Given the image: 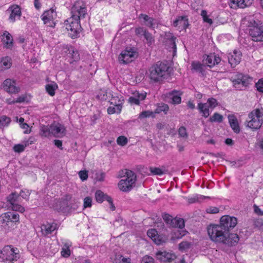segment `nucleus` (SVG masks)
Listing matches in <instances>:
<instances>
[{"mask_svg":"<svg viewBox=\"0 0 263 263\" xmlns=\"http://www.w3.org/2000/svg\"><path fill=\"white\" fill-rule=\"evenodd\" d=\"M237 223L236 217L223 215L220 219L219 224H210L207 229L208 235L212 241L222 243L229 247L236 246L239 240L237 234L230 233Z\"/></svg>","mask_w":263,"mask_h":263,"instance_id":"f257e3e1","label":"nucleus"},{"mask_svg":"<svg viewBox=\"0 0 263 263\" xmlns=\"http://www.w3.org/2000/svg\"><path fill=\"white\" fill-rule=\"evenodd\" d=\"M240 27L248 30L252 41L263 42V22L255 21L252 17H243L241 20Z\"/></svg>","mask_w":263,"mask_h":263,"instance_id":"f03ea898","label":"nucleus"},{"mask_svg":"<svg viewBox=\"0 0 263 263\" xmlns=\"http://www.w3.org/2000/svg\"><path fill=\"white\" fill-rule=\"evenodd\" d=\"M171 67L167 63L158 62L149 69V78L155 82L163 81L170 76Z\"/></svg>","mask_w":263,"mask_h":263,"instance_id":"7ed1b4c3","label":"nucleus"},{"mask_svg":"<svg viewBox=\"0 0 263 263\" xmlns=\"http://www.w3.org/2000/svg\"><path fill=\"white\" fill-rule=\"evenodd\" d=\"M41 135L44 137L53 135L55 137L61 138L66 135V128L62 124L54 121L51 125L40 126Z\"/></svg>","mask_w":263,"mask_h":263,"instance_id":"20e7f679","label":"nucleus"},{"mask_svg":"<svg viewBox=\"0 0 263 263\" xmlns=\"http://www.w3.org/2000/svg\"><path fill=\"white\" fill-rule=\"evenodd\" d=\"M262 116L263 111L259 109L252 110L249 113L248 120L246 121L245 125L253 130L259 129L262 124V120L260 119Z\"/></svg>","mask_w":263,"mask_h":263,"instance_id":"39448f33","label":"nucleus"},{"mask_svg":"<svg viewBox=\"0 0 263 263\" xmlns=\"http://www.w3.org/2000/svg\"><path fill=\"white\" fill-rule=\"evenodd\" d=\"M66 28L69 31V35L72 39H76L82 30L80 25V17H68L64 22Z\"/></svg>","mask_w":263,"mask_h":263,"instance_id":"423d86ee","label":"nucleus"},{"mask_svg":"<svg viewBox=\"0 0 263 263\" xmlns=\"http://www.w3.org/2000/svg\"><path fill=\"white\" fill-rule=\"evenodd\" d=\"M1 258L5 263H14L19 258V255L11 246H6L1 251Z\"/></svg>","mask_w":263,"mask_h":263,"instance_id":"0eeeda50","label":"nucleus"},{"mask_svg":"<svg viewBox=\"0 0 263 263\" xmlns=\"http://www.w3.org/2000/svg\"><path fill=\"white\" fill-rule=\"evenodd\" d=\"M128 173V178L120 181L118 185L119 189L123 192L130 191L134 186L136 181V175L134 172H127Z\"/></svg>","mask_w":263,"mask_h":263,"instance_id":"6e6552de","label":"nucleus"},{"mask_svg":"<svg viewBox=\"0 0 263 263\" xmlns=\"http://www.w3.org/2000/svg\"><path fill=\"white\" fill-rule=\"evenodd\" d=\"M252 78L247 75L239 73L236 75V78L232 79L233 86L238 90H242L246 87L252 81Z\"/></svg>","mask_w":263,"mask_h":263,"instance_id":"1a4fd4ad","label":"nucleus"},{"mask_svg":"<svg viewBox=\"0 0 263 263\" xmlns=\"http://www.w3.org/2000/svg\"><path fill=\"white\" fill-rule=\"evenodd\" d=\"M138 56V53L135 49L127 48L120 54L119 60L123 64H128L133 61Z\"/></svg>","mask_w":263,"mask_h":263,"instance_id":"9d476101","label":"nucleus"},{"mask_svg":"<svg viewBox=\"0 0 263 263\" xmlns=\"http://www.w3.org/2000/svg\"><path fill=\"white\" fill-rule=\"evenodd\" d=\"M71 16H84L88 14L85 5L82 1L76 2L71 8Z\"/></svg>","mask_w":263,"mask_h":263,"instance_id":"9b49d317","label":"nucleus"},{"mask_svg":"<svg viewBox=\"0 0 263 263\" xmlns=\"http://www.w3.org/2000/svg\"><path fill=\"white\" fill-rule=\"evenodd\" d=\"M15 84V81L7 79L3 82V88L9 93H17L20 91V89Z\"/></svg>","mask_w":263,"mask_h":263,"instance_id":"f8f14e48","label":"nucleus"},{"mask_svg":"<svg viewBox=\"0 0 263 263\" xmlns=\"http://www.w3.org/2000/svg\"><path fill=\"white\" fill-rule=\"evenodd\" d=\"M156 257L162 262H171L176 258V255L166 251H159L156 253Z\"/></svg>","mask_w":263,"mask_h":263,"instance_id":"ddd939ff","label":"nucleus"},{"mask_svg":"<svg viewBox=\"0 0 263 263\" xmlns=\"http://www.w3.org/2000/svg\"><path fill=\"white\" fill-rule=\"evenodd\" d=\"M203 60L205 61L206 64H207L208 66L210 67H212L218 64L221 61V58L215 53L205 55L203 57Z\"/></svg>","mask_w":263,"mask_h":263,"instance_id":"4468645a","label":"nucleus"},{"mask_svg":"<svg viewBox=\"0 0 263 263\" xmlns=\"http://www.w3.org/2000/svg\"><path fill=\"white\" fill-rule=\"evenodd\" d=\"M241 59V53L240 51L234 50L232 54L228 57L229 63L232 67H235L238 65Z\"/></svg>","mask_w":263,"mask_h":263,"instance_id":"2eb2a0df","label":"nucleus"},{"mask_svg":"<svg viewBox=\"0 0 263 263\" xmlns=\"http://www.w3.org/2000/svg\"><path fill=\"white\" fill-rule=\"evenodd\" d=\"M57 224L55 222L44 224L41 226V232L44 236H47L52 233L54 230L57 229Z\"/></svg>","mask_w":263,"mask_h":263,"instance_id":"dca6fc26","label":"nucleus"},{"mask_svg":"<svg viewBox=\"0 0 263 263\" xmlns=\"http://www.w3.org/2000/svg\"><path fill=\"white\" fill-rule=\"evenodd\" d=\"M253 0H232L230 4L231 8L236 9V8H243L250 6Z\"/></svg>","mask_w":263,"mask_h":263,"instance_id":"f3484780","label":"nucleus"},{"mask_svg":"<svg viewBox=\"0 0 263 263\" xmlns=\"http://www.w3.org/2000/svg\"><path fill=\"white\" fill-rule=\"evenodd\" d=\"M2 42L4 44V47L10 49L13 46V40L12 35L7 31L4 32L2 35Z\"/></svg>","mask_w":263,"mask_h":263,"instance_id":"a211bd4d","label":"nucleus"},{"mask_svg":"<svg viewBox=\"0 0 263 263\" xmlns=\"http://www.w3.org/2000/svg\"><path fill=\"white\" fill-rule=\"evenodd\" d=\"M182 92L180 91L174 90L169 93V96L171 99V103L173 104H179L181 102V96Z\"/></svg>","mask_w":263,"mask_h":263,"instance_id":"6ab92c4d","label":"nucleus"},{"mask_svg":"<svg viewBox=\"0 0 263 263\" xmlns=\"http://www.w3.org/2000/svg\"><path fill=\"white\" fill-rule=\"evenodd\" d=\"M71 199V196L70 195H66L65 198L61 200L60 203V208L57 209L59 211L66 212L69 210L70 205L69 201Z\"/></svg>","mask_w":263,"mask_h":263,"instance_id":"aec40b11","label":"nucleus"},{"mask_svg":"<svg viewBox=\"0 0 263 263\" xmlns=\"http://www.w3.org/2000/svg\"><path fill=\"white\" fill-rule=\"evenodd\" d=\"M143 19V23L144 24L150 28L154 29L157 27L159 22L154 17H142Z\"/></svg>","mask_w":263,"mask_h":263,"instance_id":"412c9836","label":"nucleus"},{"mask_svg":"<svg viewBox=\"0 0 263 263\" xmlns=\"http://www.w3.org/2000/svg\"><path fill=\"white\" fill-rule=\"evenodd\" d=\"M197 108L199 109L200 112L202 114V116H203L204 118H207L209 116V108H211L209 106V103H199L198 104Z\"/></svg>","mask_w":263,"mask_h":263,"instance_id":"4be33fe9","label":"nucleus"},{"mask_svg":"<svg viewBox=\"0 0 263 263\" xmlns=\"http://www.w3.org/2000/svg\"><path fill=\"white\" fill-rule=\"evenodd\" d=\"M229 121L230 124V126L234 133L238 134L240 132V127L239 126V124L236 118L234 116H229Z\"/></svg>","mask_w":263,"mask_h":263,"instance_id":"5701e85b","label":"nucleus"},{"mask_svg":"<svg viewBox=\"0 0 263 263\" xmlns=\"http://www.w3.org/2000/svg\"><path fill=\"white\" fill-rule=\"evenodd\" d=\"M171 221L170 227L182 229L184 227V221L182 218H173Z\"/></svg>","mask_w":263,"mask_h":263,"instance_id":"b1692460","label":"nucleus"},{"mask_svg":"<svg viewBox=\"0 0 263 263\" xmlns=\"http://www.w3.org/2000/svg\"><path fill=\"white\" fill-rule=\"evenodd\" d=\"M19 199L18 194L15 192L12 193L7 197V201L12 205L19 202Z\"/></svg>","mask_w":263,"mask_h":263,"instance_id":"393cba45","label":"nucleus"},{"mask_svg":"<svg viewBox=\"0 0 263 263\" xmlns=\"http://www.w3.org/2000/svg\"><path fill=\"white\" fill-rule=\"evenodd\" d=\"M7 11L10 13V16H20L21 15V8L18 6L10 7Z\"/></svg>","mask_w":263,"mask_h":263,"instance_id":"a878e982","label":"nucleus"},{"mask_svg":"<svg viewBox=\"0 0 263 263\" xmlns=\"http://www.w3.org/2000/svg\"><path fill=\"white\" fill-rule=\"evenodd\" d=\"M107 197H110V196L105 194L101 190H97L95 193V198L98 202L102 203L103 201H107Z\"/></svg>","mask_w":263,"mask_h":263,"instance_id":"bb28decb","label":"nucleus"},{"mask_svg":"<svg viewBox=\"0 0 263 263\" xmlns=\"http://www.w3.org/2000/svg\"><path fill=\"white\" fill-rule=\"evenodd\" d=\"M10 223V219L7 212L0 215V226L3 227L8 226Z\"/></svg>","mask_w":263,"mask_h":263,"instance_id":"cd10ccee","label":"nucleus"},{"mask_svg":"<svg viewBox=\"0 0 263 263\" xmlns=\"http://www.w3.org/2000/svg\"><path fill=\"white\" fill-rule=\"evenodd\" d=\"M68 51L69 53L71 54V58L72 59V61H70V63L78 61L80 59L78 51L75 49L73 47H71L68 49Z\"/></svg>","mask_w":263,"mask_h":263,"instance_id":"c85d7f7f","label":"nucleus"},{"mask_svg":"<svg viewBox=\"0 0 263 263\" xmlns=\"http://www.w3.org/2000/svg\"><path fill=\"white\" fill-rule=\"evenodd\" d=\"M149 171L151 173L154 175H161L165 174L168 172V171L165 168L162 169L156 167H150Z\"/></svg>","mask_w":263,"mask_h":263,"instance_id":"c756f323","label":"nucleus"},{"mask_svg":"<svg viewBox=\"0 0 263 263\" xmlns=\"http://www.w3.org/2000/svg\"><path fill=\"white\" fill-rule=\"evenodd\" d=\"M1 61L4 70L10 68L12 65L11 59L9 57L2 58Z\"/></svg>","mask_w":263,"mask_h":263,"instance_id":"7c9ffc66","label":"nucleus"},{"mask_svg":"<svg viewBox=\"0 0 263 263\" xmlns=\"http://www.w3.org/2000/svg\"><path fill=\"white\" fill-rule=\"evenodd\" d=\"M45 88L47 92L49 93V95H50L51 96H53L55 94V89L58 88V85L56 83H53L47 84Z\"/></svg>","mask_w":263,"mask_h":263,"instance_id":"2f4dec72","label":"nucleus"},{"mask_svg":"<svg viewBox=\"0 0 263 263\" xmlns=\"http://www.w3.org/2000/svg\"><path fill=\"white\" fill-rule=\"evenodd\" d=\"M123 99H118V102H117V99L113 98L110 101V104L114 105L117 107V113H120L122 109V104L123 103Z\"/></svg>","mask_w":263,"mask_h":263,"instance_id":"473e14b6","label":"nucleus"},{"mask_svg":"<svg viewBox=\"0 0 263 263\" xmlns=\"http://www.w3.org/2000/svg\"><path fill=\"white\" fill-rule=\"evenodd\" d=\"M10 222H20V218L19 215L17 213H15L12 212H7Z\"/></svg>","mask_w":263,"mask_h":263,"instance_id":"72a5a7b5","label":"nucleus"},{"mask_svg":"<svg viewBox=\"0 0 263 263\" xmlns=\"http://www.w3.org/2000/svg\"><path fill=\"white\" fill-rule=\"evenodd\" d=\"M169 107L167 104H163L161 105L158 106L155 110V114H160L161 112H164L165 114H166L167 111L168 110Z\"/></svg>","mask_w":263,"mask_h":263,"instance_id":"f704fd0d","label":"nucleus"},{"mask_svg":"<svg viewBox=\"0 0 263 263\" xmlns=\"http://www.w3.org/2000/svg\"><path fill=\"white\" fill-rule=\"evenodd\" d=\"M223 116L217 112H215L214 115L211 117L209 119V121L211 122H217L220 123L222 121Z\"/></svg>","mask_w":263,"mask_h":263,"instance_id":"c9c22d12","label":"nucleus"},{"mask_svg":"<svg viewBox=\"0 0 263 263\" xmlns=\"http://www.w3.org/2000/svg\"><path fill=\"white\" fill-rule=\"evenodd\" d=\"M44 24L48 27H54L56 22L54 21L53 17H42Z\"/></svg>","mask_w":263,"mask_h":263,"instance_id":"e433bc0d","label":"nucleus"},{"mask_svg":"<svg viewBox=\"0 0 263 263\" xmlns=\"http://www.w3.org/2000/svg\"><path fill=\"white\" fill-rule=\"evenodd\" d=\"M179 18V27L181 29H185L189 25L188 20L186 17H178Z\"/></svg>","mask_w":263,"mask_h":263,"instance_id":"4c0bfd02","label":"nucleus"},{"mask_svg":"<svg viewBox=\"0 0 263 263\" xmlns=\"http://www.w3.org/2000/svg\"><path fill=\"white\" fill-rule=\"evenodd\" d=\"M155 112L150 110H146L141 112L139 116V118L140 119H143L149 117H155Z\"/></svg>","mask_w":263,"mask_h":263,"instance_id":"58836bf2","label":"nucleus"},{"mask_svg":"<svg viewBox=\"0 0 263 263\" xmlns=\"http://www.w3.org/2000/svg\"><path fill=\"white\" fill-rule=\"evenodd\" d=\"M56 8L54 7H51L49 10L44 11L41 16H53L57 15L55 11Z\"/></svg>","mask_w":263,"mask_h":263,"instance_id":"ea45409f","label":"nucleus"},{"mask_svg":"<svg viewBox=\"0 0 263 263\" xmlns=\"http://www.w3.org/2000/svg\"><path fill=\"white\" fill-rule=\"evenodd\" d=\"M64 248H62L61 251V255L64 257H68L70 255V251L69 249V246L65 243L64 245Z\"/></svg>","mask_w":263,"mask_h":263,"instance_id":"a19ab883","label":"nucleus"},{"mask_svg":"<svg viewBox=\"0 0 263 263\" xmlns=\"http://www.w3.org/2000/svg\"><path fill=\"white\" fill-rule=\"evenodd\" d=\"M191 243L187 241H182L180 242L178 245L179 250L181 251H185L191 247Z\"/></svg>","mask_w":263,"mask_h":263,"instance_id":"79ce46f5","label":"nucleus"},{"mask_svg":"<svg viewBox=\"0 0 263 263\" xmlns=\"http://www.w3.org/2000/svg\"><path fill=\"white\" fill-rule=\"evenodd\" d=\"M192 66L193 68L197 71L199 72H202L203 71V65L199 62H193L192 63Z\"/></svg>","mask_w":263,"mask_h":263,"instance_id":"37998d69","label":"nucleus"},{"mask_svg":"<svg viewBox=\"0 0 263 263\" xmlns=\"http://www.w3.org/2000/svg\"><path fill=\"white\" fill-rule=\"evenodd\" d=\"M128 142V139L124 136H119L117 140V144L121 146H125Z\"/></svg>","mask_w":263,"mask_h":263,"instance_id":"c03bdc74","label":"nucleus"},{"mask_svg":"<svg viewBox=\"0 0 263 263\" xmlns=\"http://www.w3.org/2000/svg\"><path fill=\"white\" fill-rule=\"evenodd\" d=\"M10 121V118L5 116H3L0 118V125L2 126L8 125Z\"/></svg>","mask_w":263,"mask_h":263,"instance_id":"a18cd8bd","label":"nucleus"},{"mask_svg":"<svg viewBox=\"0 0 263 263\" xmlns=\"http://www.w3.org/2000/svg\"><path fill=\"white\" fill-rule=\"evenodd\" d=\"M178 134L180 137L182 138H187L188 134L186 132V129L184 126H181L178 129Z\"/></svg>","mask_w":263,"mask_h":263,"instance_id":"49530a36","label":"nucleus"},{"mask_svg":"<svg viewBox=\"0 0 263 263\" xmlns=\"http://www.w3.org/2000/svg\"><path fill=\"white\" fill-rule=\"evenodd\" d=\"M11 208L13 211H18L21 213H23L25 211V208L17 203L11 205Z\"/></svg>","mask_w":263,"mask_h":263,"instance_id":"de8ad7c7","label":"nucleus"},{"mask_svg":"<svg viewBox=\"0 0 263 263\" xmlns=\"http://www.w3.org/2000/svg\"><path fill=\"white\" fill-rule=\"evenodd\" d=\"M210 198V197L209 196H205L202 195H197L196 198H191L190 199V202L193 203L196 201H201V200L205 199H209Z\"/></svg>","mask_w":263,"mask_h":263,"instance_id":"09e8293b","label":"nucleus"},{"mask_svg":"<svg viewBox=\"0 0 263 263\" xmlns=\"http://www.w3.org/2000/svg\"><path fill=\"white\" fill-rule=\"evenodd\" d=\"M207 103H209V106L211 108H214L218 105V102L217 100L213 98H209L208 100Z\"/></svg>","mask_w":263,"mask_h":263,"instance_id":"8fccbe9b","label":"nucleus"},{"mask_svg":"<svg viewBox=\"0 0 263 263\" xmlns=\"http://www.w3.org/2000/svg\"><path fill=\"white\" fill-rule=\"evenodd\" d=\"M162 217L166 223L170 227L171 224V221L173 219L172 216L168 214L164 213L162 215Z\"/></svg>","mask_w":263,"mask_h":263,"instance_id":"3c124183","label":"nucleus"},{"mask_svg":"<svg viewBox=\"0 0 263 263\" xmlns=\"http://www.w3.org/2000/svg\"><path fill=\"white\" fill-rule=\"evenodd\" d=\"M25 146L24 145V144H18L15 145L13 146V150L14 151V152L20 153L23 152L25 149Z\"/></svg>","mask_w":263,"mask_h":263,"instance_id":"603ef678","label":"nucleus"},{"mask_svg":"<svg viewBox=\"0 0 263 263\" xmlns=\"http://www.w3.org/2000/svg\"><path fill=\"white\" fill-rule=\"evenodd\" d=\"M92 199L90 197H86L84 199L83 206L84 208H90L92 205Z\"/></svg>","mask_w":263,"mask_h":263,"instance_id":"864d4df0","label":"nucleus"},{"mask_svg":"<svg viewBox=\"0 0 263 263\" xmlns=\"http://www.w3.org/2000/svg\"><path fill=\"white\" fill-rule=\"evenodd\" d=\"M143 36L145 40H146L148 43L151 44L154 41L152 35L148 31H145Z\"/></svg>","mask_w":263,"mask_h":263,"instance_id":"5fc2aeb1","label":"nucleus"},{"mask_svg":"<svg viewBox=\"0 0 263 263\" xmlns=\"http://www.w3.org/2000/svg\"><path fill=\"white\" fill-rule=\"evenodd\" d=\"M153 241L157 245H160L165 242V239L162 236L158 235L154 238Z\"/></svg>","mask_w":263,"mask_h":263,"instance_id":"6e6d98bb","label":"nucleus"},{"mask_svg":"<svg viewBox=\"0 0 263 263\" xmlns=\"http://www.w3.org/2000/svg\"><path fill=\"white\" fill-rule=\"evenodd\" d=\"M79 175L82 181H85L88 178V172L87 171H81L79 173Z\"/></svg>","mask_w":263,"mask_h":263,"instance_id":"4d7b16f0","label":"nucleus"},{"mask_svg":"<svg viewBox=\"0 0 263 263\" xmlns=\"http://www.w3.org/2000/svg\"><path fill=\"white\" fill-rule=\"evenodd\" d=\"M255 86L258 91L263 92V79H260L258 82L255 84Z\"/></svg>","mask_w":263,"mask_h":263,"instance_id":"13d9d810","label":"nucleus"},{"mask_svg":"<svg viewBox=\"0 0 263 263\" xmlns=\"http://www.w3.org/2000/svg\"><path fill=\"white\" fill-rule=\"evenodd\" d=\"M147 234L148 237H151L153 240L158 235L157 232L155 229H151L147 231Z\"/></svg>","mask_w":263,"mask_h":263,"instance_id":"bf43d9fd","label":"nucleus"},{"mask_svg":"<svg viewBox=\"0 0 263 263\" xmlns=\"http://www.w3.org/2000/svg\"><path fill=\"white\" fill-rule=\"evenodd\" d=\"M18 195L19 197L21 196L23 198L25 199L26 200H28L30 195V193L28 191H25L24 190H21Z\"/></svg>","mask_w":263,"mask_h":263,"instance_id":"052dcab7","label":"nucleus"},{"mask_svg":"<svg viewBox=\"0 0 263 263\" xmlns=\"http://www.w3.org/2000/svg\"><path fill=\"white\" fill-rule=\"evenodd\" d=\"M206 212L210 214H216L218 213L219 211V210L217 207L210 206L209 208L206 209Z\"/></svg>","mask_w":263,"mask_h":263,"instance_id":"680f3d73","label":"nucleus"},{"mask_svg":"<svg viewBox=\"0 0 263 263\" xmlns=\"http://www.w3.org/2000/svg\"><path fill=\"white\" fill-rule=\"evenodd\" d=\"M254 227L258 228L260 229H263V220L257 219L254 222Z\"/></svg>","mask_w":263,"mask_h":263,"instance_id":"e2e57ef3","label":"nucleus"},{"mask_svg":"<svg viewBox=\"0 0 263 263\" xmlns=\"http://www.w3.org/2000/svg\"><path fill=\"white\" fill-rule=\"evenodd\" d=\"M142 263H154V259L152 257L145 256L142 258Z\"/></svg>","mask_w":263,"mask_h":263,"instance_id":"0e129e2a","label":"nucleus"},{"mask_svg":"<svg viewBox=\"0 0 263 263\" xmlns=\"http://www.w3.org/2000/svg\"><path fill=\"white\" fill-rule=\"evenodd\" d=\"M146 30L142 27L137 28L135 30L136 35L138 36H142Z\"/></svg>","mask_w":263,"mask_h":263,"instance_id":"69168bd1","label":"nucleus"},{"mask_svg":"<svg viewBox=\"0 0 263 263\" xmlns=\"http://www.w3.org/2000/svg\"><path fill=\"white\" fill-rule=\"evenodd\" d=\"M105 176V174L104 173H96V179L98 181H104Z\"/></svg>","mask_w":263,"mask_h":263,"instance_id":"338daca9","label":"nucleus"},{"mask_svg":"<svg viewBox=\"0 0 263 263\" xmlns=\"http://www.w3.org/2000/svg\"><path fill=\"white\" fill-rule=\"evenodd\" d=\"M128 101L132 104L139 105L140 103L139 99H137V97H129Z\"/></svg>","mask_w":263,"mask_h":263,"instance_id":"774afa93","label":"nucleus"}]
</instances>
